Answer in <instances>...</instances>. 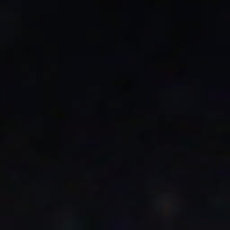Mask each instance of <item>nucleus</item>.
<instances>
[{
  "label": "nucleus",
  "mask_w": 230,
  "mask_h": 230,
  "mask_svg": "<svg viewBox=\"0 0 230 230\" xmlns=\"http://www.w3.org/2000/svg\"><path fill=\"white\" fill-rule=\"evenodd\" d=\"M21 87V79L19 77H15L14 80L8 85V88L11 91H17Z\"/></svg>",
  "instance_id": "nucleus-1"
},
{
  "label": "nucleus",
  "mask_w": 230,
  "mask_h": 230,
  "mask_svg": "<svg viewBox=\"0 0 230 230\" xmlns=\"http://www.w3.org/2000/svg\"><path fill=\"white\" fill-rule=\"evenodd\" d=\"M40 87H44V75H40Z\"/></svg>",
  "instance_id": "nucleus-2"
},
{
  "label": "nucleus",
  "mask_w": 230,
  "mask_h": 230,
  "mask_svg": "<svg viewBox=\"0 0 230 230\" xmlns=\"http://www.w3.org/2000/svg\"><path fill=\"white\" fill-rule=\"evenodd\" d=\"M26 230H30V216H26Z\"/></svg>",
  "instance_id": "nucleus-3"
},
{
  "label": "nucleus",
  "mask_w": 230,
  "mask_h": 230,
  "mask_svg": "<svg viewBox=\"0 0 230 230\" xmlns=\"http://www.w3.org/2000/svg\"><path fill=\"white\" fill-rule=\"evenodd\" d=\"M11 98H15V97H11Z\"/></svg>",
  "instance_id": "nucleus-4"
}]
</instances>
